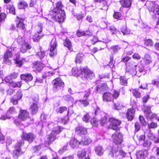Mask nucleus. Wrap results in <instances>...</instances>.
<instances>
[{"instance_id": "obj_1", "label": "nucleus", "mask_w": 159, "mask_h": 159, "mask_svg": "<svg viewBox=\"0 0 159 159\" xmlns=\"http://www.w3.org/2000/svg\"><path fill=\"white\" fill-rule=\"evenodd\" d=\"M63 5L61 2H58L56 4V7L49 13V16L51 19L58 22L64 21L65 13L64 11L62 10Z\"/></svg>"}, {"instance_id": "obj_2", "label": "nucleus", "mask_w": 159, "mask_h": 159, "mask_svg": "<svg viewBox=\"0 0 159 159\" xmlns=\"http://www.w3.org/2000/svg\"><path fill=\"white\" fill-rule=\"evenodd\" d=\"M62 128L59 126L54 127L50 135H47V138L48 139L47 142L48 144L52 143L56 138V135L61 132Z\"/></svg>"}, {"instance_id": "obj_3", "label": "nucleus", "mask_w": 159, "mask_h": 159, "mask_svg": "<svg viewBox=\"0 0 159 159\" xmlns=\"http://www.w3.org/2000/svg\"><path fill=\"white\" fill-rule=\"evenodd\" d=\"M148 8L150 12L155 14L159 15V6L152 2H148L147 3Z\"/></svg>"}, {"instance_id": "obj_4", "label": "nucleus", "mask_w": 159, "mask_h": 159, "mask_svg": "<svg viewBox=\"0 0 159 159\" xmlns=\"http://www.w3.org/2000/svg\"><path fill=\"white\" fill-rule=\"evenodd\" d=\"M110 124L109 125V128L114 130H117L118 129V126L121 123V122L118 120H116L113 118L109 119Z\"/></svg>"}, {"instance_id": "obj_5", "label": "nucleus", "mask_w": 159, "mask_h": 159, "mask_svg": "<svg viewBox=\"0 0 159 159\" xmlns=\"http://www.w3.org/2000/svg\"><path fill=\"white\" fill-rule=\"evenodd\" d=\"M81 74L82 77L86 79H91L93 74L89 69L87 68L80 67Z\"/></svg>"}, {"instance_id": "obj_6", "label": "nucleus", "mask_w": 159, "mask_h": 159, "mask_svg": "<svg viewBox=\"0 0 159 159\" xmlns=\"http://www.w3.org/2000/svg\"><path fill=\"white\" fill-rule=\"evenodd\" d=\"M53 84V89L56 91L60 89L61 87H63L64 86V83L60 78H57L52 81Z\"/></svg>"}, {"instance_id": "obj_7", "label": "nucleus", "mask_w": 159, "mask_h": 159, "mask_svg": "<svg viewBox=\"0 0 159 159\" xmlns=\"http://www.w3.org/2000/svg\"><path fill=\"white\" fill-rule=\"evenodd\" d=\"M112 139L114 143L116 144H119L122 142L123 137L120 132L116 131L112 135Z\"/></svg>"}, {"instance_id": "obj_8", "label": "nucleus", "mask_w": 159, "mask_h": 159, "mask_svg": "<svg viewBox=\"0 0 159 159\" xmlns=\"http://www.w3.org/2000/svg\"><path fill=\"white\" fill-rule=\"evenodd\" d=\"M24 143L22 140L18 142L15 146V149L13 150V155L15 157L17 158L18 156L21 154L20 147Z\"/></svg>"}, {"instance_id": "obj_9", "label": "nucleus", "mask_w": 159, "mask_h": 159, "mask_svg": "<svg viewBox=\"0 0 159 159\" xmlns=\"http://www.w3.org/2000/svg\"><path fill=\"white\" fill-rule=\"evenodd\" d=\"M57 44L55 39H53L51 43V47L50 49L49 55L50 57L53 56L57 54Z\"/></svg>"}, {"instance_id": "obj_10", "label": "nucleus", "mask_w": 159, "mask_h": 159, "mask_svg": "<svg viewBox=\"0 0 159 159\" xmlns=\"http://www.w3.org/2000/svg\"><path fill=\"white\" fill-rule=\"evenodd\" d=\"M35 135L32 133H23L21 135L22 139L27 140L30 142H32L35 138Z\"/></svg>"}, {"instance_id": "obj_11", "label": "nucleus", "mask_w": 159, "mask_h": 159, "mask_svg": "<svg viewBox=\"0 0 159 159\" xmlns=\"http://www.w3.org/2000/svg\"><path fill=\"white\" fill-rule=\"evenodd\" d=\"M151 107H147L144 111L146 117L148 119H152L156 116V115L153 113L151 112Z\"/></svg>"}, {"instance_id": "obj_12", "label": "nucleus", "mask_w": 159, "mask_h": 159, "mask_svg": "<svg viewBox=\"0 0 159 159\" xmlns=\"http://www.w3.org/2000/svg\"><path fill=\"white\" fill-rule=\"evenodd\" d=\"M112 97V95L111 93L109 92H106L104 93L102 95V100L104 102H113Z\"/></svg>"}, {"instance_id": "obj_13", "label": "nucleus", "mask_w": 159, "mask_h": 159, "mask_svg": "<svg viewBox=\"0 0 159 159\" xmlns=\"http://www.w3.org/2000/svg\"><path fill=\"white\" fill-rule=\"evenodd\" d=\"M29 114L27 111L20 110L19 115V119L21 120H24L29 118Z\"/></svg>"}, {"instance_id": "obj_14", "label": "nucleus", "mask_w": 159, "mask_h": 159, "mask_svg": "<svg viewBox=\"0 0 159 159\" xmlns=\"http://www.w3.org/2000/svg\"><path fill=\"white\" fill-rule=\"evenodd\" d=\"M126 71L129 72L132 75L135 73V70L136 68V65L133 64V63H127L126 64Z\"/></svg>"}, {"instance_id": "obj_15", "label": "nucleus", "mask_w": 159, "mask_h": 159, "mask_svg": "<svg viewBox=\"0 0 159 159\" xmlns=\"http://www.w3.org/2000/svg\"><path fill=\"white\" fill-rule=\"evenodd\" d=\"M76 133L79 135H85L87 133L86 129L82 126H78L75 129Z\"/></svg>"}, {"instance_id": "obj_16", "label": "nucleus", "mask_w": 159, "mask_h": 159, "mask_svg": "<svg viewBox=\"0 0 159 159\" xmlns=\"http://www.w3.org/2000/svg\"><path fill=\"white\" fill-rule=\"evenodd\" d=\"M135 110L134 108H131L128 110L126 113V116L129 120L131 121L134 118Z\"/></svg>"}, {"instance_id": "obj_17", "label": "nucleus", "mask_w": 159, "mask_h": 159, "mask_svg": "<svg viewBox=\"0 0 159 159\" xmlns=\"http://www.w3.org/2000/svg\"><path fill=\"white\" fill-rule=\"evenodd\" d=\"M148 151L145 150L140 151L136 153L137 157L138 159H141L146 157L148 155Z\"/></svg>"}, {"instance_id": "obj_18", "label": "nucleus", "mask_w": 159, "mask_h": 159, "mask_svg": "<svg viewBox=\"0 0 159 159\" xmlns=\"http://www.w3.org/2000/svg\"><path fill=\"white\" fill-rule=\"evenodd\" d=\"M97 91L99 93L104 92L107 89V85L104 83H100L96 87Z\"/></svg>"}, {"instance_id": "obj_19", "label": "nucleus", "mask_w": 159, "mask_h": 159, "mask_svg": "<svg viewBox=\"0 0 159 159\" xmlns=\"http://www.w3.org/2000/svg\"><path fill=\"white\" fill-rule=\"evenodd\" d=\"M21 79L26 82L31 81L33 79V77L31 74H22L20 75Z\"/></svg>"}, {"instance_id": "obj_20", "label": "nucleus", "mask_w": 159, "mask_h": 159, "mask_svg": "<svg viewBox=\"0 0 159 159\" xmlns=\"http://www.w3.org/2000/svg\"><path fill=\"white\" fill-rule=\"evenodd\" d=\"M120 3L122 7L126 8H129L131 6L132 0H120Z\"/></svg>"}, {"instance_id": "obj_21", "label": "nucleus", "mask_w": 159, "mask_h": 159, "mask_svg": "<svg viewBox=\"0 0 159 159\" xmlns=\"http://www.w3.org/2000/svg\"><path fill=\"white\" fill-rule=\"evenodd\" d=\"M91 142L90 139L88 137H83L80 142V144L82 145H88Z\"/></svg>"}, {"instance_id": "obj_22", "label": "nucleus", "mask_w": 159, "mask_h": 159, "mask_svg": "<svg viewBox=\"0 0 159 159\" xmlns=\"http://www.w3.org/2000/svg\"><path fill=\"white\" fill-rule=\"evenodd\" d=\"M105 151L103 147L100 145H98L95 148V152L96 153L98 156H101L103 153Z\"/></svg>"}, {"instance_id": "obj_23", "label": "nucleus", "mask_w": 159, "mask_h": 159, "mask_svg": "<svg viewBox=\"0 0 159 159\" xmlns=\"http://www.w3.org/2000/svg\"><path fill=\"white\" fill-rule=\"evenodd\" d=\"M30 109L32 114H35L38 111V106L37 103L33 102L30 107Z\"/></svg>"}, {"instance_id": "obj_24", "label": "nucleus", "mask_w": 159, "mask_h": 159, "mask_svg": "<svg viewBox=\"0 0 159 159\" xmlns=\"http://www.w3.org/2000/svg\"><path fill=\"white\" fill-rule=\"evenodd\" d=\"M70 144L71 148H75L78 147L80 143L76 139H73L70 140Z\"/></svg>"}, {"instance_id": "obj_25", "label": "nucleus", "mask_w": 159, "mask_h": 159, "mask_svg": "<svg viewBox=\"0 0 159 159\" xmlns=\"http://www.w3.org/2000/svg\"><path fill=\"white\" fill-rule=\"evenodd\" d=\"M12 56V54L11 52L9 51H7L4 54V60L5 61H7L9 63H11V61L9 60V58L11 57Z\"/></svg>"}, {"instance_id": "obj_26", "label": "nucleus", "mask_w": 159, "mask_h": 159, "mask_svg": "<svg viewBox=\"0 0 159 159\" xmlns=\"http://www.w3.org/2000/svg\"><path fill=\"white\" fill-rule=\"evenodd\" d=\"M84 57V55L83 53L78 54L75 58V61L76 63H80L83 61Z\"/></svg>"}, {"instance_id": "obj_27", "label": "nucleus", "mask_w": 159, "mask_h": 159, "mask_svg": "<svg viewBox=\"0 0 159 159\" xmlns=\"http://www.w3.org/2000/svg\"><path fill=\"white\" fill-rule=\"evenodd\" d=\"M43 67V64L40 62H35L34 64V68L38 71L41 70Z\"/></svg>"}, {"instance_id": "obj_28", "label": "nucleus", "mask_w": 159, "mask_h": 159, "mask_svg": "<svg viewBox=\"0 0 159 159\" xmlns=\"http://www.w3.org/2000/svg\"><path fill=\"white\" fill-rule=\"evenodd\" d=\"M19 22L16 24L17 28L21 29H24L25 28V25L23 23L24 20L22 19H18Z\"/></svg>"}, {"instance_id": "obj_29", "label": "nucleus", "mask_w": 159, "mask_h": 159, "mask_svg": "<svg viewBox=\"0 0 159 159\" xmlns=\"http://www.w3.org/2000/svg\"><path fill=\"white\" fill-rule=\"evenodd\" d=\"M31 45L26 43L22 46L20 51L24 53L27 50L31 48Z\"/></svg>"}, {"instance_id": "obj_30", "label": "nucleus", "mask_w": 159, "mask_h": 159, "mask_svg": "<svg viewBox=\"0 0 159 159\" xmlns=\"http://www.w3.org/2000/svg\"><path fill=\"white\" fill-rule=\"evenodd\" d=\"M151 62V58L150 56L148 54H146L143 59V62L145 64L148 65Z\"/></svg>"}, {"instance_id": "obj_31", "label": "nucleus", "mask_w": 159, "mask_h": 159, "mask_svg": "<svg viewBox=\"0 0 159 159\" xmlns=\"http://www.w3.org/2000/svg\"><path fill=\"white\" fill-rule=\"evenodd\" d=\"M86 152L84 149L79 151L78 152L77 155L80 159H83L86 155Z\"/></svg>"}, {"instance_id": "obj_32", "label": "nucleus", "mask_w": 159, "mask_h": 159, "mask_svg": "<svg viewBox=\"0 0 159 159\" xmlns=\"http://www.w3.org/2000/svg\"><path fill=\"white\" fill-rule=\"evenodd\" d=\"M10 86L13 88L20 87L22 83L21 81L20 82H14L12 81L9 84Z\"/></svg>"}, {"instance_id": "obj_33", "label": "nucleus", "mask_w": 159, "mask_h": 159, "mask_svg": "<svg viewBox=\"0 0 159 159\" xmlns=\"http://www.w3.org/2000/svg\"><path fill=\"white\" fill-rule=\"evenodd\" d=\"M57 111L59 113H62L65 111H67V115L69 113V110H67V108L65 107H60L57 109Z\"/></svg>"}, {"instance_id": "obj_34", "label": "nucleus", "mask_w": 159, "mask_h": 159, "mask_svg": "<svg viewBox=\"0 0 159 159\" xmlns=\"http://www.w3.org/2000/svg\"><path fill=\"white\" fill-rule=\"evenodd\" d=\"M73 75L75 76H78L81 73L80 69L79 70L76 68H73L71 70Z\"/></svg>"}, {"instance_id": "obj_35", "label": "nucleus", "mask_w": 159, "mask_h": 159, "mask_svg": "<svg viewBox=\"0 0 159 159\" xmlns=\"http://www.w3.org/2000/svg\"><path fill=\"white\" fill-rule=\"evenodd\" d=\"M120 48L121 47L119 46L116 45L112 46L110 49L113 53L115 54L117 52Z\"/></svg>"}, {"instance_id": "obj_36", "label": "nucleus", "mask_w": 159, "mask_h": 159, "mask_svg": "<svg viewBox=\"0 0 159 159\" xmlns=\"http://www.w3.org/2000/svg\"><path fill=\"white\" fill-rule=\"evenodd\" d=\"M15 60L16 63V64L17 66H22L23 62L22 59L20 58L19 55L16 57Z\"/></svg>"}, {"instance_id": "obj_37", "label": "nucleus", "mask_w": 159, "mask_h": 159, "mask_svg": "<svg viewBox=\"0 0 159 159\" xmlns=\"http://www.w3.org/2000/svg\"><path fill=\"white\" fill-rule=\"evenodd\" d=\"M46 55V53L44 51L41 50L40 52H38L36 54V56L40 59L43 58Z\"/></svg>"}, {"instance_id": "obj_38", "label": "nucleus", "mask_w": 159, "mask_h": 159, "mask_svg": "<svg viewBox=\"0 0 159 159\" xmlns=\"http://www.w3.org/2000/svg\"><path fill=\"white\" fill-rule=\"evenodd\" d=\"M111 94L113 96V100L114 99H116L118 98L120 95V93L118 91L114 90Z\"/></svg>"}, {"instance_id": "obj_39", "label": "nucleus", "mask_w": 159, "mask_h": 159, "mask_svg": "<svg viewBox=\"0 0 159 159\" xmlns=\"http://www.w3.org/2000/svg\"><path fill=\"white\" fill-rule=\"evenodd\" d=\"M114 104V108L116 110H120L122 107L121 103L119 102H115L114 101L113 102Z\"/></svg>"}, {"instance_id": "obj_40", "label": "nucleus", "mask_w": 159, "mask_h": 159, "mask_svg": "<svg viewBox=\"0 0 159 159\" xmlns=\"http://www.w3.org/2000/svg\"><path fill=\"white\" fill-rule=\"evenodd\" d=\"M64 45L65 46L67 47L69 50H70L71 49V42L68 39H66L65 42L64 43Z\"/></svg>"}, {"instance_id": "obj_41", "label": "nucleus", "mask_w": 159, "mask_h": 159, "mask_svg": "<svg viewBox=\"0 0 159 159\" xmlns=\"http://www.w3.org/2000/svg\"><path fill=\"white\" fill-rule=\"evenodd\" d=\"M139 91V90L138 89H135L133 90V93L136 98H140V97L141 93Z\"/></svg>"}, {"instance_id": "obj_42", "label": "nucleus", "mask_w": 159, "mask_h": 159, "mask_svg": "<svg viewBox=\"0 0 159 159\" xmlns=\"http://www.w3.org/2000/svg\"><path fill=\"white\" fill-rule=\"evenodd\" d=\"M120 84L121 85H126L127 84V80L124 76H120Z\"/></svg>"}, {"instance_id": "obj_43", "label": "nucleus", "mask_w": 159, "mask_h": 159, "mask_svg": "<svg viewBox=\"0 0 159 159\" xmlns=\"http://www.w3.org/2000/svg\"><path fill=\"white\" fill-rule=\"evenodd\" d=\"M121 30L124 35L129 34L130 33L129 31L127 30L125 26L122 27L121 29Z\"/></svg>"}, {"instance_id": "obj_44", "label": "nucleus", "mask_w": 159, "mask_h": 159, "mask_svg": "<svg viewBox=\"0 0 159 159\" xmlns=\"http://www.w3.org/2000/svg\"><path fill=\"white\" fill-rule=\"evenodd\" d=\"M144 44L148 46H152L153 45V43L151 39H148L145 41Z\"/></svg>"}, {"instance_id": "obj_45", "label": "nucleus", "mask_w": 159, "mask_h": 159, "mask_svg": "<svg viewBox=\"0 0 159 159\" xmlns=\"http://www.w3.org/2000/svg\"><path fill=\"white\" fill-rule=\"evenodd\" d=\"M27 6V3L24 1L20 2L18 4V7L20 9L24 8Z\"/></svg>"}, {"instance_id": "obj_46", "label": "nucleus", "mask_w": 159, "mask_h": 159, "mask_svg": "<svg viewBox=\"0 0 159 159\" xmlns=\"http://www.w3.org/2000/svg\"><path fill=\"white\" fill-rule=\"evenodd\" d=\"M91 117L89 116V113H87L86 115H84L83 118V121H84L86 123H87L90 119Z\"/></svg>"}, {"instance_id": "obj_47", "label": "nucleus", "mask_w": 159, "mask_h": 159, "mask_svg": "<svg viewBox=\"0 0 159 159\" xmlns=\"http://www.w3.org/2000/svg\"><path fill=\"white\" fill-rule=\"evenodd\" d=\"M157 125L156 123L152 122L148 125V128L150 129L152 128H155L157 127Z\"/></svg>"}, {"instance_id": "obj_48", "label": "nucleus", "mask_w": 159, "mask_h": 159, "mask_svg": "<svg viewBox=\"0 0 159 159\" xmlns=\"http://www.w3.org/2000/svg\"><path fill=\"white\" fill-rule=\"evenodd\" d=\"M7 8L9 10V11L10 13L14 15L15 14V9L13 6H8L7 7Z\"/></svg>"}, {"instance_id": "obj_49", "label": "nucleus", "mask_w": 159, "mask_h": 159, "mask_svg": "<svg viewBox=\"0 0 159 159\" xmlns=\"http://www.w3.org/2000/svg\"><path fill=\"white\" fill-rule=\"evenodd\" d=\"M109 30L111 32V34H116L117 32V30L113 26H110L109 28Z\"/></svg>"}, {"instance_id": "obj_50", "label": "nucleus", "mask_w": 159, "mask_h": 159, "mask_svg": "<svg viewBox=\"0 0 159 159\" xmlns=\"http://www.w3.org/2000/svg\"><path fill=\"white\" fill-rule=\"evenodd\" d=\"M91 123L93 126L97 127L98 125V121L95 118L91 119Z\"/></svg>"}, {"instance_id": "obj_51", "label": "nucleus", "mask_w": 159, "mask_h": 159, "mask_svg": "<svg viewBox=\"0 0 159 159\" xmlns=\"http://www.w3.org/2000/svg\"><path fill=\"white\" fill-rule=\"evenodd\" d=\"M122 14L120 12H115L113 15V17L114 18L117 20L120 18Z\"/></svg>"}, {"instance_id": "obj_52", "label": "nucleus", "mask_w": 159, "mask_h": 159, "mask_svg": "<svg viewBox=\"0 0 159 159\" xmlns=\"http://www.w3.org/2000/svg\"><path fill=\"white\" fill-rule=\"evenodd\" d=\"M42 36H40L38 34H35L33 37V39L34 41L38 42L41 38Z\"/></svg>"}, {"instance_id": "obj_53", "label": "nucleus", "mask_w": 159, "mask_h": 159, "mask_svg": "<svg viewBox=\"0 0 159 159\" xmlns=\"http://www.w3.org/2000/svg\"><path fill=\"white\" fill-rule=\"evenodd\" d=\"M6 17V15L4 13H2L0 14V23H2Z\"/></svg>"}, {"instance_id": "obj_54", "label": "nucleus", "mask_w": 159, "mask_h": 159, "mask_svg": "<svg viewBox=\"0 0 159 159\" xmlns=\"http://www.w3.org/2000/svg\"><path fill=\"white\" fill-rule=\"evenodd\" d=\"M151 144V142L149 140H147L144 142L143 146L144 147H150Z\"/></svg>"}, {"instance_id": "obj_55", "label": "nucleus", "mask_w": 159, "mask_h": 159, "mask_svg": "<svg viewBox=\"0 0 159 159\" xmlns=\"http://www.w3.org/2000/svg\"><path fill=\"white\" fill-rule=\"evenodd\" d=\"M5 81L7 83L10 84L11 82L12 81V79H11V76L10 75L7 76L4 79Z\"/></svg>"}, {"instance_id": "obj_56", "label": "nucleus", "mask_w": 159, "mask_h": 159, "mask_svg": "<svg viewBox=\"0 0 159 159\" xmlns=\"http://www.w3.org/2000/svg\"><path fill=\"white\" fill-rule=\"evenodd\" d=\"M86 99H84L80 101L81 104L84 107L87 106L89 104L88 102L86 100Z\"/></svg>"}, {"instance_id": "obj_57", "label": "nucleus", "mask_w": 159, "mask_h": 159, "mask_svg": "<svg viewBox=\"0 0 159 159\" xmlns=\"http://www.w3.org/2000/svg\"><path fill=\"white\" fill-rule=\"evenodd\" d=\"M139 118L140 122L143 125L145 126L146 125V122L143 116H140Z\"/></svg>"}, {"instance_id": "obj_58", "label": "nucleus", "mask_w": 159, "mask_h": 159, "mask_svg": "<svg viewBox=\"0 0 159 159\" xmlns=\"http://www.w3.org/2000/svg\"><path fill=\"white\" fill-rule=\"evenodd\" d=\"M32 99L34 101L33 102H36L37 103L39 100L38 95L37 94H34L32 97Z\"/></svg>"}, {"instance_id": "obj_59", "label": "nucleus", "mask_w": 159, "mask_h": 159, "mask_svg": "<svg viewBox=\"0 0 159 159\" xmlns=\"http://www.w3.org/2000/svg\"><path fill=\"white\" fill-rule=\"evenodd\" d=\"M18 100H20L22 97V94L21 91H18L16 95L15 96Z\"/></svg>"}, {"instance_id": "obj_60", "label": "nucleus", "mask_w": 159, "mask_h": 159, "mask_svg": "<svg viewBox=\"0 0 159 159\" xmlns=\"http://www.w3.org/2000/svg\"><path fill=\"white\" fill-rule=\"evenodd\" d=\"M95 2H98L101 3L102 5L105 6L107 5V2L106 1L104 0H94Z\"/></svg>"}, {"instance_id": "obj_61", "label": "nucleus", "mask_w": 159, "mask_h": 159, "mask_svg": "<svg viewBox=\"0 0 159 159\" xmlns=\"http://www.w3.org/2000/svg\"><path fill=\"white\" fill-rule=\"evenodd\" d=\"M107 117L105 116L102 117L101 120V124L102 126L105 125L107 122Z\"/></svg>"}, {"instance_id": "obj_62", "label": "nucleus", "mask_w": 159, "mask_h": 159, "mask_svg": "<svg viewBox=\"0 0 159 159\" xmlns=\"http://www.w3.org/2000/svg\"><path fill=\"white\" fill-rule=\"evenodd\" d=\"M15 111V109L13 107H11L7 111V114L8 115L10 114L13 113Z\"/></svg>"}, {"instance_id": "obj_63", "label": "nucleus", "mask_w": 159, "mask_h": 159, "mask_svg": "<svg viewBox=\"0 0 159 159\" xmlns=\"http://www.w3.org/2000/svg\"><path fill=\"white\" fill-rule=\"evenodd\" d=\"M18 100L14 96L13 98H12L11 99V102H12L13 104H16L18 103Z\"/></svg>"}, {"instance_id": "obj_64", "label": "nucleus", "mask_w": 159, "mask_h": 159, "mask_svg": "<svg viewBox=\"0 0 159 159\" xmlns=\"http://www.w3.org/2000/svg\"><path fill=\"white\" fill-rule=\"evenodd\" d=\"M152 84L157 87L159 88V79L157 80H153L152 81Z\"/></svg>"}]
</instances>
